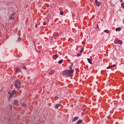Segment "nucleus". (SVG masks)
<instances>
[{
  "instance_id": "f3484780",
  "label": "nucleus",
  "mask_w": 124,
  "mask_h": 124,
  "mask_svg": "<svg viewBox=\"0 0 124 124\" xmlns=\"http://www.w3.org/2000/svg\"><path fill=\"white\" fill-rule=\"evenodd\" d=\"M83 52H84V47H82L81 50L79 51V53H80V54H82V53H83Z\"/></svg>"
},
{
  "instance_id": "4468645a",
  "label": "nucleus",
  "mask_w": 124,
  "mask_h": 124,
  "mask_svg": "<svg viewBox=\"0 0 124 124\" xmlns=\"http://www.w3.org/2000/svg\"><path fill=\"white\" fill-rule=\"evenodd\" d=\"M20 71V69L18 67H16V72H19Z\"/></svg>"
},
{
  "instance_id": "ddd939ff",
  "label": "nucleus",
  "mask_w": 124,
  "mask_h": 124,
  "mask_svg": "<svg viewBox=\"0 0 124 124\" xmlns=\"http://www.w3.org/2000/svg\"><path fill=\"white\" fill-rule=\"evenodd\" d=\"M87 61L88 62L90 63V64H92V63H93V62H92V61L91 60V59H90V58H88Z\"/></svg>"
},
{
  "instance_id": "423d86ee",
  "label": "nucleus",
  "mask_w": 124,
  "mask_h": 124,
  "mask_svg": "<svg viewBox=\"0 0 124 124\" xmlns=\"http://www.w3.org/2000/svg\"><path fill=\"white\" fill-rule=\"evenodd\" d=\"M95 3L97 6H100L101 3L99 2L97 0H95Z\"/></svg>"
},
{
  "instance_id": "39448f33",
  "label": "nucleus",
  "mask_w": 124,
  "mask_h": 124,
  "mask_svg": "<svg viewBox=\"0 0 124 124\" xmlns=\"http://www.w3.org/2000/svg\"><path fill=\"white\" fill-rule=\"evenodd\" d=\"M15 13H12L9 16L10 20H14V19H15Z\"/></svg>"
},
{
  "instance_id": "a878e982",
  "label": "nucleus",
  "mask_w": 124,
  "mask_h": 124,
  "mask_svg": "<svg viewBox=\"0 0 124 124\" xmlns=\"http://www.w3.org/2000/svg\"><path fill=\"white\" fill-rule=\"evenodd\" d=\"M115 66H116V64L112 65V67H115Z\"/></svg>"
},
{
  "instance_id": "0eeeda50",
  "label": "nucleus",
  "mask_w": 124,
  "mask_h": 124,
  "mask_svg": "<svg viewBox=\"0 0 124 124\" xmlns=\"http://www.w3.org/2000/svg\"><path fill=\"white\" fill-rule=\"evenodd\" d=\"M78 119L79 117L76 116L72 119V122H76V121H77V120H78Z\"/></svg>"
},
{
  "instance_id": "7ed1b4c3",
  "label": "nucleus",
  "mask_w": 124,
  "mask_h": 124,
  "mask_svg": "<svg viewBox=\"0 0 124 124\" xmlns=\"http://www.w3.org/2000/svg\"><path fill=\"white\" fill-rule=\"evenodd\" d=\"M8 93L10 95V97H12V96H13V95H14V94H16V93H18V92L14 90L13 91H12L11 92H8Z\"/></svg>"
},
{
  "instance_id": "9b49d317",
  "label": "nucleus",
  "mask_w": 124,
  "mask_h": 124,
  "mask_svg": "<svg viewBox=\"0 0 124 124\" xmlns=\"http://www.w3.org/2000/svg\"><path fill=\"white\" fill-rule=\"evenodd\" d=\"M115 31H122V29L120 27L116 28Z\"/></svg>"
},
{
  "instance_id": "c85d7f7f",
  "label": "nucleus",
  "mask_w": 124,
  "mask_h": 124,
  "mask_svg": "<svg viewBox=\"0 0 124 124\" xmlns=\"http://www.w3.org/2000/svg\"><path fill=\"white\" fill-rule=\"evenodd\" d=\"M33 43L34 45H35V41H33Z\"/></svg>"
},
{
  "instance_id": "dca6fc26",
  "label": "nucleus",
  "mask_w": 124,
  "mask_h": 124,
  "mask_svg": "<svg viewBox=\"0 0 124 124\" xmlns=\"http://www.w3.org/2000/svg\"><path fill=\"white\" fill-rule=\"evenodd\" d=\"M63 62V60L61 59L59 61L58 63H59V64H61V63H62Z\"/></svg>"
},
{
  "instance_id": "473e14b6",
  "label": "nucleus",
  "mask_w": 124,
  "mask_h": 124,
  "mask_svg": "<svg viewBox=\"0 0 124 124\" xmlns=\"http://www.w3.org/2000/svg\"><path fill=\"white\" fill-rule=\"evenodd\" d=\"M97 28H98V24L97 25Z\"/></svg>"
},
{
  "instance_id": "9d476101",
  "label": "nucleus",
  "mask_w": 124,
  "mask_h": 124,
  "mask_svg": "<svg viewBox=\"0 0 124 124\" xmlns=\"http://www.w3.org/2000/svg\"><path fill=\"white\" fill-rule=\"evenodd\" d=\"M55 73V70H51L49 72V74L50 75H53V74Z\"/></svg>"
},
{
  "instance_id": "a211bd4d",
  "label": "nucleus",
  "mask_w": 124,
  "mask_h": 124,
  "mask_svg": "<svg viewBox=\"0 0 124 124\" xmlns=\"http://www.w3.org/2000/svg\"><path fill=\"white\" fill-rule=\"evenodd\" d=\"M21 40H22V39L21 38V37H19V38H18L17 42H20L21 41Z\"/></svg>"
},
{
  "instance_id": "f03ea898",
  "label": "nucleus",
  "mask_w": 124,
  "mask_h": 124,
  "mask_svg": "<svg viewBox=\"0 0 124 124\" xmlns=\"http://www.w3.org/2000/svg\"><path fill=\"white\" fill-rule=\"evenodd\" d=\"M15 87H16V89H20L21 87V82L19 80H17L15 84Z\"/></svg>"
},
{
  "instance_id": "b1692460",
  "label": "nucleus",
  "mask_w": 124,
  "mask_h": 124,
  "mask_svg": "<svg viewBox=\"0 0 124 124\" xmlns=\"http://www.w3.org/2000/svg\"><path fill=\"white\" fill-rule=\"evenodd\" d=\"M46 23L43 22V26H46Z\"/></svg>"
},
{
  "instance_id": "5701e85b",
  "label": "nucleus",
  "mask_w": 124,
  "mask_h": 124,
  "mask_svg": "<svg viewBox=\"0 0 124 124\" xmlns=\"http://www.w3.org/2000/svg\"><path fill=\"white\" fill-rule=\"evenodd\" d=\"M22 106H24V107H26V104L25 103L22 104Z\"/></svg>"
},
{
  "instance_id": "2f4dec72",
  "label": "nucleus",
  "mask_w": 124,
  "mask_h": 124,
  "mask_svg": "<svg viewBox=\"0 0 124 124\" xmlns=\"http://www.w3.org/2000/svg\"><path fill=\"white\" fill-rule=\"evenodd\" d=\"M121 2H123V0H120Z\"/></svg>"
},
{
  "instance_id": "bb28decb",
  "label": "nucleus",
  "mask_w": 124,
  "mask_h": 124,
  "mask_svg": "<svg viewBox=\"0 0 124 124\" xmlns=\"http://www.w3.org/2000/svg\"><path fill=\"white\" fill-rule=\"evenodd\" d=\"M69 69H71V70L72 69V66H70V67H69Z\"/></svg>"
},
{
  "instance_id": "2eb2a0df",
  "label": "nucleus",
  "mask_w": 124,
  "mask_h": 124,
  "mask_svg": "<svg viewBox=\"0 0 124 124\" xmlns=\"http://www.w3.org/2000/svg\"><path fill=\"white\" fill-rule=\"evenodd\" d=\"M18 103V101L17 100H15L14 101V104L15 105H16V106H17V104Z\"/></svg>"
},
{
  "instance_id": "7c9ffc66",
  "label": "nucleus",
  "mask_w": 124,
  "mask_h": 124,
  "mask_svg": "<svg viewBox=\"0 0 124 124\" xmlns=\"http://www.w3.org/2000/svg\"><path fill=\"white\" fill-rule=\"evenodd\" d=\"M71 66H73V63L71 64Z\"/></svg>"
},
{
  "instance_id": "cd10ccee",
  "label": "nucleus",
  "mask_w": 124,
  "mask_h": 124,
  "mask_svg": "<svg viewBox=\"0 0 124 124\" xmlns=\"http://www.w3.org/2000/svg\"><path fill=\"white\" fill-rule=\"evenodd\" d=\"M35 28H37V24H35Z\"/></svg>"
},
{
  "instance_id": "f8f14e48",
  "label": "nucleus",
  "mask_w": 124,
  "mask_h": 124,
  "mask_svg": "<svg viewBox=\"0 0 124 124\" xmlns=\"http://www.w3.org/2000/svg\"><path fill=\"white\" fill-rule=\"evenodd\" d=\"M104 32H106V33H109L110 31H109L108 30H105L104 31Z\"/></svg>"
},
{
  "instance_id": "6ab92c4d",
  "label": "nucleus",
  "mask_w": 124,
  "mask_h": 124,
  "mask_svg": "<svg viewBox=\"0 0 124 124\" xmlns=\"http://www.w3.org/2000/svg\"><path fill=\"white\" fill-rule=\"evenodd\" d=\"M113 67L112 65L109 66L107 67V69H109V68H112Z\"/></svg>"
},
{
  "instance_id": "1a4fd4ad",
  "label": "nucleus",
  "mask_w": 124,
  "mask_h": 124,
  "mask_svg": "<svg viewBox=\"0 0 124 124\" xmlns=\"http://www.w3.org/2000/svg\"><path fill=\"white\" fill-rule=\"evenodd\" d=\"M62 104H57L55 105V108L56 109H58L59 108V107H60V106H61Z\"/></svg>"
},
{
  "instance_id": "4be33fe9",
  "label": "nucleus",
  "mask_w": 124,
  "mask_h": 124,
  "mask_svg": "<svg viewBox=\"0 0 124 124\" xmlns=\"http://www.w3.org/2000/svg\"><path fill=\"white\" fill-rule=\"evenodd\" d=\"M63 15V11L60 12V15Z\"/></svg>"
},
{
  "instance_id": "aec40b11",
  "label": "nucleus",
  "mask_w": 124,
  "mask_h": 124,
  "mask_svg": "<svg viewBox=\"0 0 124 124\" xmlns=\"http://www.w3.org/2000/svg\"><path fill=\"white\" fill-rule=\"evenodd\" d=\"M121 6L122 7V8L124 9V2H123L122 4H121Z\"/></svg>"
},
{
  "instance_id": "c756f323",
  "label": "nucleus",
  "mask_w": 124,
  "mask_h": 124,
  "mask_svg": "<svg viewBox=\"0 0 124 124\" xmlns=\"http://www.w3.org/2000/svg\"><path fill=\"white\" fill-rule=\"evenodd\" d=\"M47 7H49V4L46 5Z\"/></svg>"
},
{
  "instance_id": "20e7f679",
  "label": "nucleus",
  "mask_w": 124,
  "mask_h": 124,
  "mask_svg": "<svg viewBox=\"0 0 124 124\" xmlns=\"http://www.w3.org/2000/svg\"><path fill=\"white\" fill-rule=\"evenodd\" d=\"M114 44H120L122 45V44H123V41L121 40L115 39L114 41Z\"/></svg>"
},
{
  "instance_id": "6e6552de",
  "label": "nucleus",
  "mask_w": 124,
  "mask_h": 124,
  "mask_svg": "<svg viewBox=\"0 0 124 124\" xmlns=\"http://www.w3.org/2000/svg\"><path fill=\"white\" fill-rule=\"evenodd\" d=\"M58 58V54H55L53 56V59L54 60H57Z\"/></svg>"
},
{
  "instance_id": "393cba45",
  "label": "nucleus",
  "mask_w": 124,
  "mask_h": 124,
  "mask_svg": "<svg viewBox=\"0 0 124 124\" xmlns=\"http://www.w3.org/2000/svg\"><path fill=\"white\" fill-rule=\"evenodd\" d=\"M23 69H26V66H23Z\"/></svg>"
},
{
  "instance_id": "412c9836",
  "label": "nucleus",
  "mask_w": 124,
  "mask_h": 124,
  "mask_svg": "<svg viewBox=\"0 0 124 124\" xmlns=\"http://www.w3.org/2000/svg\"><path fill=\"white\" fill-rule=\"evenodd\" d=\"M81 53H80L79 52V53H78V54H77V56H78V57H80V56H81Z\"/></svg>"
},
{
  "instance_id": "f257e3e1",
  "label": "nucleus",
  "mask_w": 124,
  "mask_h": 124,
  "mask_svg": "<svg viewBox=\"0 0 124 124\" xmlns=\"http://www.w3.org/2000/svg\"><path fill=\"white\" fill-rule=\"evenodd\" d=\"M73 72H74V69L65 70L62 72V75L65 76H69V77H72L73 76Z\"/></svg>"
}]
</instances>
